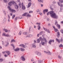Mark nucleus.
I'll use <instances>...</instances> for the list:
<instances>
[{
  "label": "nucleus",
  "instance_id": "nucleus-1",
  "mask_svg": "<svg viewBox=\"0 0 63 63\" xmlns=\"http://www.w3.org/2000/svg\"><path fill=\"white\" fill-rule=\"evenodd\" d=\"M13 4L14 5H15V9L17 10L18 8V6H17V4H16V2H15L14 1H12L8 3V4L10 6L12 5H13Z\"/></svg>",
  "mask_w": 63,
  "mask_h": 63
},
{
  "label": "nucleus",
  "instance_id": "nucleus-2",
  "mask_svg": "<svg viewBox=\"0 0 63 63\" xmlns=\"http://www.w3.org/2000/svg\"><path fill=\"white\" fill-rule=\"evenodd\" d=\"M47 42V41L46 38H45L44 37L43 39L41 41V44L42 46H44V45L45 43H46Z\"/></svg>",
  "mask_w": 63,
  "mask_h": 63
},
{
  "label": "nucleus",
  "instance_id": "nucleus-3",
  "mask_svg": "<svg viewBox=\"0 0 63 63\" xmlns=\"http://www.w3.org/2000/svg\"><path fill=\"white\" fill-rule=\"evenodd\" d=\"M51 16L52 17H53V18H58V16L56 15L55 13H53L52 14H51Z\"/></svg>",
  "mask_w": 63,
  "mask_h": 63
},
{
  "label": "nucleus",
  "instance_id": "nucleus-4",
  "mask_svg": "<svg viewBox=\"0 0 63 63\" xmlns=\"http://www.w3.org/2000/svg\"><path fill=\"white\" fill-rule=\"evenodd\" d=\"M7 8L9 9V11H10V12H12V13H15V12H16V10L14 9H12V8H10V6H7Z\"/></svg>",
  "mask_w": 63,
  "mask_h": 63
},
{
  "label": "nucleus",
  "instance_id": "nucleus-5",
  "mask_svg": "<svg viewBox=\"0 0 63 63\" xmlns=\"http://www.w3.org/2000/svg\"><path fill=\"white\" fill-rule=\"evenodd\" d=\"M11 45L13 47V49H14L15 51H17L19 50V48H17L15 49V46H14V44H11Z\"/></svg>",
  "mask_w": 63,
  "mask_h": 63
},
{
  "label": "nucleus",
  "instance_id": "nucleus-6",
  "mask_svg": "<svg viewBox=\"0 0 63 63\" xmlns=\"http://www.w3.org/2000/svg\"><path fill=\"white\" fill-rule=\"evenodd\" d=\"M27 37H30V38H31V37H33V35L32 34H29V33H27Z\"/></svg>",
  "mask_w": 63,
  "mask_h": 63
},
{
  "label": "nucleus",
  "instance_id": "nucleus-7",
  "mask_svg": "<svg viewBox=\"0 0 63 63\" xmlns=\"http://www.w3.org/2000/svg\"><path fill=\"white\" fill-rule=\"evenodd\" d=\"M35 53H36V54H37L38 55V56L41 55L42 54L41 53L37 51H35Z\"/></svg>",
  "mask_w": 63,
  "mask_h": 63
},
{
  "label": "nucleus",
  "instance_id": "nucleus-8",
  "mask_svg": "<svg viewBox=\"0 0 63 63\" xmlns=\"http://www.w3.org/2000/svg\"><path fill=\"white\" fill-rule=\"evenodd\" d=\"M54 40L50 39L49 40L48 42V43L50 45H51L52 42L54 43Z\"/></svg>",
  "mask_w": 63,
  "mask_h": 63
},
{
  "label": "nucleus",
  "instance_id": "nucleus-9",
  "mask_svg": "<svg viewBox=\"0 0 63 63\" xmlns=\"http://www.w3.org/2000/svg\"><path fill=\"white\" fill-rule=\"evenodd\" d=\"M21 59L22 60V61H24L25 60V59L24 56H21Z\"/></svg>",
  "mask_w": 63,
  "mask_h": 63
},
{
  "label": "nucleus",
  "instance_id": "nucleus-10",
  "mask_svg": "<svg viewBox=\"0 0 63 63\" xmlns=\"http://www.w3.org/2000/svg\"><path fill=\"white\" fill-rule=\"evenodd\" d=\"M19 47H23L24 48L26 47V46L24 45V44H21L20 45Z\"/></svg>",
  "mask_w": 63,
  "mask_h": 63
},
{
  "label": "nucleus",
  "instance_id": "nucleus-11",
  "mask_svg": "<svg viewBox=\"0 0 63 63\" xmlns=\"http://www.w3.org/2000/svg\"><path fill=\"white\" fill-rule=\"evenodd\" d=\"M48 12V9H45L43 11L44 13L45 14H46V13H47V12Z\"/></svg>",
  "mask_w": 63,
  "mask_h": 63
},
{
  "label": "nucleus",
  "instance_id": "nucleus-12",
  "mask_svg": "<svg viewBox=\"0 0 63 63\" xmlns=\"http://www.w3.org/2000/svg\"><path fill=\"white\" fill-rule=\"evenodd\" d=\"M58 4L59 5V6H60L61 7H61H63V4H59V2H58Z\"/></svg>",
  "mask_w": 63,
  "mask_h": 63
},
{
  "label": "nucleus",
  "instance_id": "nucleus-13",
  "mask_svg": "<svg viewBox=\"0 0 63 63\" xmlns=\"http://www.w3.org/2000/svg\"><path fill=\"white\" fill-rule=\"evenodd\" d=\"M32 47H34V48H36V44L35 43H33L32 44Z\"/></svg>",
  "mask_w": 63,
  "mask_h": 63
},
{
  "label": "nucleus",
  "instance_id": "nucleus-14",
  "mask_svg": "<svg viewBox=\"0 0 63 63\" xmlns=\"http://www.w3.org/2000/svg\"><path fill=\"white\" fill-rule=\"evenodd\" d=\"M31 5H32V3H31L29 2L28 4V8L30 7V6Z\"/></svg>",
  "mask_w": 63,
  "mask_h": 63
},
{
  "label": "nucleus",
  "instance_id": "nucleus-15",
  "mask_svg": "<svg viewBox=\"0 0 63 63\" xmlns=\"http://www.w3.org/2000/svg\"><path fill=\"white\" fill-rule=\"evenodd\" d=\"M44 52H45V53H48L49 55H51V53L49 51L48 52H47L45 51H44Z\"/></svg>",
  "mask_w": 63,
  "mask_h": 63
},
{
  "label": "nucleus",
  "instance_id": "nucleus-16",
  "mask_svg": "<svg viewBox=\"0 0 63 63\" xmlns=\"http://www.w3.org/2000/svg\"><path fill=\"white\" fill-rule=\"evenodd\" d=\"M22 8L23 10H25V9H26L25 6V5H22Z\"/></svg>",
  "mask_w": 63,
  "mask_h": 63
},
{
  "label": "nucleus",
  "instance_id": "nucleus-17",
  "mask_svg": "<svg viewBox=\"0 0 63 63\" xmlns=\"http://www.w3.org/2000/svg\"><path fill=\"white\" fill-rule=\"evenodd\" d=\"M53 14V11H50L49 12V14H50L51 16V15H52Z\"/></svg>",
  "mask_w": 63,
  "mask_h": 63
},
{
  "label": "nucleus",
  "instance_id": "nucleus-18",
  "mask_svg": "<svg viewBox=\"0 0 63 63\" xmlns=\"http://www.w3.org/2000/svg\"><path fill=\"white\" fill-rule=\"evenodd\" d=\"M6 44L5 45V46L6 47H7L8 46H9V42H7L6 43Z\"/></svg>",
  "mask_w": 63,
  "mask_h": 63
},
{
  "label": "nucleus",
  "instance_id": "nucleus-19",
  "mask_svg": "<svg viewBox=\"0 0 63 63\" xmlns=\"http://www.w3.org/2000/svg\"><path fill=\"white\" fill-rule=\"evenodd\" d=\"M8 21L10 22V16L9 15H8Z\"/></svg>",
  "mask_w": 63,
  "mask_h": 63
},
{
  "label": "nucleus",
  "instance_id": "nucleus-20",
  "mask_svg": "<svg viewBox=\"0 0 63 63\" xmlns=\"http://www.w3.org/2000/svg\"><path fill=\"white\" fill-rule=\"evenodd\" d=\"M28 13H24V14L22 15V16H26V15H27Z\"/></svg>",
  "mask_w": 63,
  "mask_h": 63
},
{
  "label": "nucleus",
  "instance_id": "nucleus-21",
  "mask_svg": "<svg viewBox=\"0 0 63 63\" xmlns=\"http://www.w3.org/2000/svg\"><path fill=\"white\" fill-rule=\"evenodd\" d=\"M6 53H7L8 55H10V52L9 51H6Z\"/></svg>",
  "mask_w": 63,
  "mask_h": 63
},
{
  "label": "nucleus",
  "instance_id": "nucleus-22",
  "mask_svg": "<svg viewBox=\"0 0 63 63\" xmlns=\"http://www.w3.org/2000/svg\"><path fill=\"white\" fill-rule=\"evenodd\" d=\"M55 24L56 25H57L58 24V22L56 20H55Z\"/></svg>",
  "mask_w": 63,
  "mask_h": 63
},
{
  "label": "nucleus",
  "instance_id": "nucleus-23",
  "mask_svg": "<svg viewBox=\"0 0 63 63\" xmlns=\"http://www.w3.org/2000/svg\"><path fill=\"white\" fill-rule=\"evenodd\" d=\"M3 31H4L5 32H8V30H7V29H3Z\"/></svg>",
  "mask_w": 63,
  "mask_h": 63
},
{
  "label": "nucleus",
  "instance_id": "nucleus-24",
  "mask_svg": "<svg viewBox=\"0 0 63 63\" xmlns=\"http://www.w3.org/2000/svg\"><path fill=\"white\" fill-rule=\"evenodd\" d=\"M11 36L9 34H5V37H10Z\"/></svg>",
  "mask_w": 63,
  "mask_h": 63
},
{
  "label": "nucleus",
  "instance_id": "nucleus-25",
  "mask_svg": "<svg viewBox=\"0 0 63 63\" xmlns=\"http://www.w3.org/2000/svg\"><path fill=\"white\" fill-rule=\"evenodd\" d=\"M38 1L40 2L43 3V0H38Z\"/></svg>",
  "mask_w": 63,
  "mask_h": 63
},
{
  "label": "nucleus",
  "instance_id": "nucleus-26",
  "mask_svg": "<svg viewBox=\"0 0 63 63\" xmlns=\"http://www.w3.org/2000/svg\"><path fill=\"white\" fill-rule=\"evenodd\" d=\"M42 34H43V31H42L40 32L39 33V34L40 35H42Z\"/></svg>",
  "mask_w": 63,
  "mask_h": 63
},
{
  "label": "nucleus",
  "instance_id": "nucleus-27",
  "mask_svg": "<svg viewBox=\"0 0 63 63\" xmlns=\"http://www.w3.org/2000/svg\"><path fill=\"white\" fill-rule=\"evenodd\" d=\"M20 50H21V51H24V50H25L24 49L21 48H20Z\"/></svg>",
  "mask_w": 63,
  "mask_h": 63
},
{
  "label": "nucleus",
  "instance_id": "nucleus-28",
  "mask_svg": "<svg viewBox=\"0 0 63 63\" xmlns=\"http://www.w3.org/2000/svg\"><path fill=\"white\" fill-rule=\"evenodd\" d=\"M29 32H24L23 33V34L26 35V37H27V34Z\"/></svg>",
  "mask_w": 63,
  "mask_h": 63
},
{
  "label": "nucleus",
  "instance_id": "nucleus-29",
  "mask_svg": "<svg viewBox=\"0 0 63 63\" xmlns=\"http://www.w3.org/2000/svg\"><path fill=\"white\" fill-rule=\"evenodd\" d=\"M28 17H31V15L28 14V13L27 14V16Z\"/></svg>",
  "mask_w": 63,
  "mask_h": 63
},
{
  "label": "nucleus",
  "instance_id": "nucleus-30",
  "mask_svg": "<svg viewBox=\"0 0 63 63\" xmlns=\"http://www.w3.org/2000/svg\"><path fill=\"white\" fill-rule=\"evenodd\" d=\"M38 30H40V28H41V26H40V25H38Z\"/></svg>",
  "mask_w": 63,
  "mask_h": 63
},
{
  "label": "nucleus",
  "instance_id": "nucleus-31",
  "mask_svg": "<svg viewBox=\"0 0 63 63\" xmlns=\"http://www.w3.org/2000/svg\"><path fill=\"white\" fill-rule=\"evenodd\" d=\"M56 40L58 43H60V41H59V40L57 38H56Z\"/></svg>",
  "mask_w": 63,
  "mask_h": 63
},
{
  "label": "nucleus",
  "instance_id": "nucleus-32",
  "mask_svg": "<svg viewBox=\"0 0 63 63\" xmlns=\"http://www.w3.org/2000/svg\"><path fill=\"white\" fill-rule=\"evenodd\" d=\"M39 39L40 41L41 40V41H42V40H44V37L43 38H42L41 37H40L39 38Z\"/></svg>",
  "mask_w": 63,
  "mask_h": 63
},
{
  "label": "nucleus",
  "instance_id": "nucleus-33",
  "mask_svg": "<svg viewBox=\"0 0 63 63\" xmlns=\"http://www.w3.org/2000/svg\"><path fill=\"white\" fill-rule=\"evenodd\" d=\"M59 1L61 3H63V0H59Z\"/></svg>",
  "mask_w": 63,
  "mask_h": 63
},
{
  "label": "nucleus",
  "instance_id": "nucleus-34",
  "mask_svg": "<svg viewBox=\"0 0 63 63\" xmlns=\"http://www.w3.org/2000/svg\"><path fill=\"white\" fill-rule=\"evenodd\" d=\"M57 34L58 35V37H59V36H60V33H59V32H57Z\"/></svg>",
  "mask_w": 63,
  "mask_h": 63
},
{
  "label": "nucleus",
  "instance_id": "nucleus-35",
  "mask_svg": "<svg viewBox=\"0 0 63 63\" xmlns=\"http://www.w3.org/2000/svg\"><path fill=\"white\" fill-rule=\"evenodd\" d=\"M21 33H22V32L20 31V32L19 33V35H21Z\"/></svg>",
  "mask_w": 63,
  "mask_h": 63
},
{
  "label": "nucleus",
  "instance_id": "nucleus-36",
  "mask_svg": "<svg viewBox=\"0 0 63 63\" xmlns=\"http://www.w3.org/2000/svg\"><path fill=\"white\" fill-rule=\"evenodd\" d=\"M42 62V61L41 60H39L38 61V63H41Z\"/></svg>",
  "mask_w": 63,
  "mask_h": 63
},
{
  "label": "nucleus",
  "instance_id": "nucleus-37",
  "mask_svg": "<svg viewBox=\"0 0 63 63\" xmlns=\"http://www.w3.org/2000/svg\"><path fill=\"white\" fill-rule=\"evenodd\" d=\"M3 61V59H0V62H2Z\"/></svg>",
  "mask_w": 63,
  "mask_h": 63
},
{
  "label": "nucleus",
  "instance_id": "nucleus-38",
  "mask_svg": "<svg viewBox=\"0 0 63 63\" xmlns=\"http://www.w3.org/2000/svg\"><path fill=\"white\" fill-rule=\"evenodd\" d=\"M57 25V27H58V28H60V25L58 24Z\"/></svg>",
  "mask_w": 63,
  "mask_h": 63
},
{
  "label": "nucleus",
  "instance_id": "nucleus-39",
  "mask_svg": "<svg viewBox=\"0 0 63 63\" xmlns=\"http://www.w3.org/2000/svg\"><path fill=\"white\" fill-rule=\"evenodd\" d=\"M37 43H39L40 42V40H39V39H38L37 40Z\"/></svg>",
  "mask_w": 63,
  "mask_h": 63
},
{
  "label": "nucleus",
  "instance_id": "nucleus-40",
  "mask_svg": "<svg viewBox=\"0 0 63 63\" xmlns=\"http://www.w3.org/2000/svg\"><path fill=\"white\" fill-rule=\"evenodd\" d=\"M15 17V15H14L12 16V18L13 19L14 18V17Z\"/></svg>",
  "mask_w": 63,
  "mask_h": 63
},
{
  "label": "nucleus",
  "instance_id": "nucleus-41",
  "mask_svg": "<svg viewBox=\"0 0 63 63\" xmlns=\"http://www.w3.org/2000/svg\"><path fill=\"white\" fill-rule=\"evenodd\" d=\"M58 57V58H59V59H61V57L60 56H59Z\"/></svg>",
  "mask_w": 63,
  "mask_h": 63
},
{
  "label": "nucleus",
  "instance_id": "nucleus-42",
  "mask_svg": "<svg viewBox=\"0 0 63 63\" xmlns=\"http://www.w3.org/2000/svg\"><path fill=\"white\" fill-rule=\"evenodd\" d=\"M55 32H57L58 31V30L56 29H55Z\"/></svg>",
  "mask_w": 63,
  "mask_h": 63
},
{
  "label": "nucleus",
  "instance_id": "nucleus-43",
  "mask_svg": "<svg viewBox=\"0 0 63 63\" xmlns=\"http://www.w3.org/2000/svg\"><path fill=\"white\" fill-rule=\"evenodd\" d=\"M13 42H16V41L14 40V39H12L11 40V43Z\"/></svg>",
  "mask_w": 63,
  "mask_h": 63
},
{
  "label": "nucleus",
  "instance_id": "nucleus-44",
  "mask_svg": "<svg viewBox=\"0 0 63 63\" xmlns=\"http://www.w3.org/2000/svg\"><path fill=\"white\" fill-rule=\"evenodd\" d=\"M40 23H37L36 24H37V25H40Z\"/></svg>",
  "mask_w": 63,
  "mask_h": 63
},
{
  "label": "nucleus",
  "instance_id": "nucleus-45",
  "mask_svg": "<svg viewBox=\"0 0 63 63\" xmlns=\"http://www.w3.org/2000/svg\"><path fill=\"white\" fill-rule=\"evenodd\" d=\"M63 47V46L62 45V44L60 45L59 46V47Z\"/></svg>",
  "mask_w": 63,
  "mask_h": 63
},
{
  "label": "nucleus",
  "instance_id": "nucleus-46",
  "mask_svg": "<svg viewBox=\"0 0 63 63\" xmlns=\"http://www.w3.org/2000/svg\"><path fill=\"white\" fill-rule=\"evenodd\" d=\"M2 35H3V36H5V37L6 36V34H5V33H3L2 34Z\"/></svg>",
  "mask_w": 63,
  "mask_h": 63
},
{
  "label": "nucleus",
  "instance_id": "nucleus-47",
  "mask_svg": "<svg viewBox=\"0 0 63 63\" xmlns=\"http://www.w3.org/2000/svg\"><path fill=\"white\" fill-rule=\"evenodd\" d=\"M44 29L45 30V31H47V29H46L44 28Z\"/></svg>",
  "mask_w": 63,
  "mask_h": 63
},
{
  "label": "nucleus",
  "instance_id": "nucleus-48",
  "mask_svg": "<svg viewBox=\"0 0 63 63\" xmlns=\"http://www.w3.org/2000/svg\"><path fill=\"white\" fill-rule=\"evenodd\" d=\"M61 31L62 33L63 34V30H61Z\"/></svg>",
  "mask_w": 63,
  "mask_h": 63
},
{
  "label": "nucleus",
  "instance_id": "nucleus-49",
  "mask_svg": "<svg viewBox=\"0 0 63 63\" xmlns=\"http://www.w3.org/2000/svg\"><path fill=\"white\" fill-rule=\"evenodd\" d=\"M4 21H6V18H4Z\"/></svg>",
  "mask_w": 63,
  "mask_h": 63
},
{
  "label": "nucleus",
  "instance_id": "nucleus-50",
  "mask_svg": "<svg viewBox=\"0 0 63 63\" xmlns=\"http://www.w3.org/2000/svg\"><path fill=\"white\" fill-rule=\"evenodd\" d=\"M3 53V54H5V53H6V51L5 52H2Z\"/></svg>",
  "mask_w": 63,
  "mask_h": 63
},
{
  "label": "nucleus",
  "instance_id": "nucleus-51",
  "mask_svg": "<svg viewBox=\"0 0 63 63\" xmlns=\"http://www.w3.org/2000/svg\"><path fill=\"white\" fill-rule=\"evenodd\" d=\"M5 2V3H6L7 2V0H3Z\"/></svg>",
  "mask_w": 63,
  "mask_h": 63
},
{
  "label": "nucleus",
  "instance_id": "nucleus-52",
  "mask_svg": "<svg viewBox=\"0 0 63 63\" xmlns=\"http://www.w3.org/2000/svg\"><path fill=\"white\" fill-rule=\"evenodd\" d=\"M32 12H33V11H31L29 12V13H30V14H31V13H32Z\"/></svg>",
  "mask_w": 63,
  "mask_h": 63
},
{
  "label": "nucleus",
  "instance_id": "nucleus-53",
  "mask_svg": "<svg viewBox=\"0 0 63 63\" xmlns=\"http://www.w3.org/2000/svg\"><path fill=\"white\" fill-rule=\"evenodd\" d=\"M4 15H6V12L5 11L4 12Z\"/></svg>",
  "mask_w": 63,
  "mask_h": 63
},
{
  "label": "nucleus",
  "instance_id": "nucleus-54",
  "mask_svg": "<svg viewBox=\"0 0 63 63\" xmlns=\"http://www.w3.org/2000/svg\"><path fill=\"white\" fill-rule=\"evenodd\" d=\"M4 56H5V57H7V56H8V55H6V54H5L4 55Z\"/></svg>",
  "mask_w": 63,
  "mask_h": 63
},
{
  "label": "nucleus",
  "instance_id": "nucleus-55",
  "mask_svg": "<svg viewBox=\"0 0 63 63\" xmlns=\"http://www.w3.org/2000/svg\"><path fill=\"white\" fill-rule=\"evenodd\" d=\"M17 2H20V0H17Z\"/></svg>",
  "mask_w": 63,
  "mask_h": 63
},
{
  "label": "nucleus",
  "instance_id": "nucleus-56",
  "mask_svg": "<svg viewBox=\"0 0 63 63\" xmlns=\"http://www.w3.org/2000/svg\"><path fill=\"white\" fill-rule=\"evenodd\" d=\"M21 4L20 3H19L18 4V5H19V6H20V7H21Z\"/></svg>",
  "mask_w": 63,
  "mask_h": 63
},
{
  "label": "nucleus",
  "instance_id": "nucleus-57",
  "mask_svg": "<svg viewBox=\"0 0 63 63\" xmlns=\"http://www.w3.org/2000/svg\"><path fill=\"white\" fill-rule=\"evenodd\" d=\"M18 18L17 17H16L15 18V20H16Z\"/></svg>",
  "mask_w": 63,
  "mask_h": 63
},
{
  "label": "nucleus",
  "instance_id": "nucleus-58",
  "mask_svg": "<svg viewBox=\"0 0 63 63\" xmlns=\"http://www.w3.org/2000/svg\"><path fill=\"white\" fill-rule=\"evenodd\" d=\"M61 42H63V39H61Z\"/></svg>",
  "mask_w": 63,
  "mask_h": 63
},
{
  "label": "nucleus",
  "instance_id": "nucleus-59",
  "mask_svg": "<svg viewBox=\"0 0 63 63\" xmlns=\"http://www.w3.org/2000/svg\"><path fill=\"white\" fill-rule=\"evenodd\" d=\"M39 14L41 16H42V13H39Z\"/></svg>",
  "mask_w": 63,
  "mask_h": 63
},
{
  "label": "nucleus",
  "instance_id": "nucleus-60",
  "mask_svg": "<svg viewBox=\"0 0 63 63\" xmlns=\"http://www.w3.org/2000/svg\"><path fill=\"white\" fill-rule=\"evenodd\" d=\"M47 32H48V33H50V31H49L48 30H47Z\"/></svg>",
  "mask_w": 63,
  "mask_h": 63
},
{
  "label": "nucleus",
  "instance_id": "nucleus-61",
  "mask_svg": "<svg viewBox=\"0 0 63 63\" xmlns=\"http://www.w3.org/2000/svg\"><path fill=\"white\" fill-rule=\"evenodd\" d=\"M10 16H12V15H13V14L12 13H10Z\"/></svg>",
  "mask_w": 63,
  "mask_h": 63
},
{
  "label": "nucleus",
  "instance_id": "nucleus-62",
  "mask_svg": "<svg viewBox=\"0 0 63 63\" xmlns=\"http://www.w3.org/2000/svg\"><path fill=\"white\" fill-rule=\"evenodd\" d=\"M31 61H34V59H31Z\"/></svg>",
  "mask_w": 63,
  "mask_h": 63
},
{
  "label": "nucleus",
  "instance_id": "nucleus-63",
  "mask_svg": "<svg viewBox=\"0 0 63 63\" xmlns=\"http://www.w3.org/2000/svg\"><path fill=\"white\" fill-rule=\"evenodd\" d=\"M39 12V9H38L37 10V12Z\"/></svg>",
  "mask_w": 63,
  "mask_h": 63
},
{
  "label": "nucleus",
  "instance_id": "nucleus-64",
  "mask_svg": "<svg viewBox=\"0 0 63 63\" xmlns=\"http://www.w3.org/2000/svg\"><path fill=\"white\" fill-rule=\"evenodd\" d=\"M61 23L63 24V21H62L61 22Z\"/></svg>",
  "mask_w": 63,
  "mask_h": 63
}]
</instances>
